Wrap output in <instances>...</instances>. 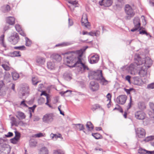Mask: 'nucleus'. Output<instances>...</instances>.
<instances>
[{"label":"nucleus","mask_w":154,"mask_h":154,"mask_svg":"<svg viewBox=\"0 0 154 154\" xmlns=\"http://www.w3.org/2000/svg\"><path fill=\"white\" fill-rule=\"evenodd\" d=\"M149 106L150 108L154 112V103H150L149 104Z\"/></svg>","instance_id":"052dcab7"},{"label":"nucleus","mask_w":154,"mask_h":154,"mask_svg":"<svg viewBox=\"0 0 154 154\" xmlns=\"http://www.w3.org/2000/svg\"><path fill=\"white\" fill-rule=\"evenodd\" d=\"M15 136L10 140L11 142L13 144H16L20 137V134L17 131H15Z\"/></svg>","instance_id":"4468645a"},{"label":"nucleus","mask_w":154,"mask_h":154,"mask_svg":"<svg viewBox=\"0 0 154 154\" xmlns=\"http://www.w3.org/2000/svg\"><path fill=\"white\" fill-rule=\"evenodd\" d=\"M23 96H24L26 94H28L29 93V88L28 86L26 85L22 88Z\"/></svg>","instance_id":"a878e982"},{"label":"nucleus","mask_w":154,"mask_h":154,"mask_svg":"<svg viewBox=\"0 0 154 154\" xmlns=\"http://www.w3.org/2000/svg\"><path fill=\"white\" fill-rule=\"evenodd\" d=\"M15 28L16 30L18 32H20L22 29L21 26L18 24H16L15 25Z\"/></svg>","instance_id":"3c124183"},{"label":"nucleus","mask_w":154,"mask_h":154,"mask_svg":"<svg viewBox=\"0 0 154 154\" xmlns=\"http://www.w3.org/2000/svg\"><path fill=\"white\" fill-rule=\"evenodd\" d=\"M133 90V88H130L129 89L126 88H124V90L126 92L127 94H130V92L132 90Z\"/></svg>","instance_id":"bf43d9fd"},{"label":"nucleus","mask_w":154,"mask_h":154,"mask_svg":"<svg viewBox=\"0 0 154 154\" xmlns=\"http://www.w3.org/2000/svg\"><path fill=\"white\" fill-rule=\"evenodd\" d=\"M19 32L20 33V34L21 35L23 36H26L25 33L22 29Z\"/></svg>","instance_id":"e2e57ef3"},{"label":"nucleus","mask_w":154,"mask_h":154,"mask_svg":"<svg viewBox=\"0 0 154 154\" xmlns=\"http://www.w3.org/2000/svg\"><path fill=\"white\" fill-rule=\"evenodd\" d=\"M75 126V129H79V131L83 130L84 129V126L81 124H73Z\"/></svg>","instance_id":"c756f323"},{"label":"nucleus","mask_w":154,"mask_h":154,"mask_svg":"<svg viewBox=\"0 0 154 154\" xmlns=\"http://www.w3.org/2000/svg\"><path fill=\"white\" fill-rule=\"evenodd\" d=\"M82 24V26H85L87 28L89 29L90 25L88 21L87 16L86 14H84L81 20Z\"/></svg>","instance_id":"0eeeda50"},{"label":"nucleus","mask_w":154,"mask_h":154,"mask_svg":"<svg viewBox=\"0 0 154 154\" xmlns=\"http://www.w3.org/2000/svg\"><path fill=\"white\" fill-rule=\"evenodd\" d=\"M88 76L90 79H94L99 81L100 83L103 85H106L108 83V81L103 76L101 70L91 71Z\"/></svg>","instance_id":"f03ea898"},{"label":"nucleus","mask_w":154,"mask_h":154,"mask_svg":"<svg viewBox=\"0 0 154 154\" xmlns=\"http://www.w3.org/2000/svg\"><path fill=\"white\" fill-rule=\"evenodd\" d=\"M14 48L15 49H18L20 50H25L26 49V48L24 45L15 46L14 47Z\"/></svg>","instance_id":"79ce46f5"},{"label":"nucleus","mask_w":154,"mask_h":154,"mask_svg":"<svg viewBox=\"0 0 154 154\" xmlns=\"http://www.w3.org/2000/svg\"><path fill=\"white\" fill-rule=\"evenodd\" d=\"M43 87L44 85L42 84H39L38 86V91H42L41 89Z\"/></svg>","instance_id":"680f3d73"},{"label":"nucleus","mask_w":154,"mask_h":154,"mask_svg":"<svg viewBox=\"0 0 154 154\" xmlns=\"http://www.w3.org/2000/svg\"><path fill=\"white\" fill-rule=\"evenodd\" d=\"M7 89V87L3 81H0V95H2L5 94Z\"/></svg>","instance_id":"ddd939ff"},{"label":"nucleus","mask_w":154,"mask_h":154,"mask_svg":"<svg viewBox=\"0 0 154 154\" xmlns=\"http://www.w3.org/2000/svg\"><path fill=\"white\" fill-rule=\"evenodd\" d=\"M32 82L33 85H35L39 82L37 78L36 77H33L32 78Z\"/></svg>","instance_id":"ea45409f"},{"label":"nucleus","mask_w":154,"mask_h":154,"mask_svg":"<svg viewBox=\"0 0 154 154\" xmlns=\"http://www.w3.org/2000/svg\"><path fill=\"white\" fill-rule=\"evenodd\" d=\"M51 57L53 59L58 62L62 60L61 56L58 54H54L51 55Z\"/></svg>","instance_id":"4be33fe9"},{"label":"nucleus","mask_w":154,"mask_h":154,"mask_svg":"<svg viewBox=\"0 0 154 154\" xmlns=\"http://www.w3.org/2000/svg\"><path fill=\"white\" fill-rule=\"evenodd\" d=\"M5 136L7 137H10L13 136V134L11 132H9L7 134L5 135Z\"/></svg>","instance_id":"5fc2aeb1"},{"label":"nucleus","mask_w":154,"mask_h":154,"mask_svg":"<svg viewBox=\"0 0 154 154\" xmlns=\"http://www.w3.org/2000/svg\"><path fill=\"white\" fill-rule=\"evenodd\" d=\"M135 118L139 120H143L146 117V114L142 111H137L135 113Z\"/></svg>","instance_id":"6e6552de"},{"label":"nucleus","mask_w":154,"mask_h":154,"mask_svg":"<svg viewBox=\"0 0 154 154\" xmlns=\"http://www.w3.org/2000/svg\"><path fill=\"white\" fill-rule=\"evenodd\" d=\"M147 88L149 89H154V82L148 85L147 86Z\"/></svg>","instance_id":"8fccbe9b"},{"label":"nucleus","mask_w":154,"mask_h":154,"mask_svg":"<svg viewBox=\"0 0 154 154\" xmlns=\"http://www.w3.org/2000/svg\"><path fill=\"white\" fill-rule=\"evenodd\" d=\"M100 107H101L99 104H96L92 106L91 109L93 111H94L98 109L99 108H100Z\"/></svg>","instance_id":"c03bdc74"},{"label":"nucleus","mask_w":154,"mask_h":154,"mask_svg":"<svg viewBox=\"0 0 154 154\" xmlns=\"http://www.w3.org/2000/svg\"><path fill=\"white\" fill-rule=\"evenodd\" d=\"M16 117L19 119H24L26 118L24 113L20 111H18L17 112Z\"/></svg>","instance_id":"393cba45"},{"label":"nucleus","mask_w":154,"mask_h":154,"mask_svg":"<svg viewBox=\"0 0 154 154\" xmlns=\"http://www.w3.org/2000/svg\"><path fill=\"white\" fill-rule=\"evenodd\" d=\"M53 154H64V152L60 150H54L53 151Z\"/></svg>","instance_id":"09e8293b"},{"label":"nucleus","mask_w":154,"mask_h":154,"mask_svg":"<svg viewBox=\"0 0 154 154\" xmlns=\"http://www.w3.org/2000/svg\"><path fill=\"white\" fill-rule=\"evenodd\" d=\"M99 60V57L97 54H95L91 56L89 60V62L91 64L97 63Z\"/></svg>","instance_id":"f3484780"},{"label":"nucleus","mask_w":154,"mask_h":154,"mask_svg":"<svg viewBox=\"0 0 154 154\" xmlns=\"http://www.w3.org/2000/svg\"><path fill=\"white\" fill-rule=\"evenodd\" d=\"M106 98L108 99V100L111 101V95L110 93H108L106 96Z\"/></svg>","instance_id":"6e6d98bb"},{"label":"nucleus","mask_w":154,"mask_h":154,"mask_svg":"<svg viewBox=\"0 0 154 154\" xmlns=\"http://www.w3.org/2000/svg\"><path fill=\"white\" fill-rule=\"evenodd\" d=\"M146 69H143V68H141L139 71L138 74L141 76H143L146 74Z\"/></svg>","instance_id":"72a5a7b5"},{"label":"nucleus","mask_w":154,"mask_h":154,"mask_svg":"<svg viewBox=\"0 0 154 154\" xmlns=\"http://www.w3.org/2000/svg\"><path fill=\"white\" fill-rule=\"evenodd\" d=\"M90 88L92 91H95L99 89V85L98 83L94 81H91L90 83Z\"/></svg>","instance_id":"9b49d317"},{"label":"nucleus","mask_w":154,"mask_h":154,"mask_svg":"<svg viewBox=\"0 0 154 154\" xmlns=\"http://www.w3.org/2000/svg\"><path fill=\"white\" fill-rule=\"evenodd\" d=\"M6 22L10 25H13L15 23V19L14 17H8L6 18Z\"/></svg>","instance_id":"6ab92c4d"},{"label":"nucleus","mask_w":154,"mask_h":154,"mask_svg":"<svg viewBox=\"0 0 154 154\" xmlns=\"http://www.w3.org/2000/svg\"><path fill=\"white\" fill-rule=\"evenodd\" d=\"M35 62L38 66L43 65L45 62V58L40 56H37L35 58Z\"/></svg>","instance_id":"9d476101"},{"label":"nucleus","mask_w":154,"mask_h":154,"mask_svg":"<svg viewBox=\"0 0 154 154\" xmlns=\"http://www.w3.org/2000/svg\"><path fill=\"white\" fill-rule=\"evenodd\" d=\"M42 119L44 122L48 123L53 121V118L51 114H46L44 116Z\"/></svg>","instance_id":"2eb2a0df"},{"label":"nucleus","mask_w":154,"mask_h":154,"mask_svg":"<svg viewBox=\"0 0 154 154\" xmlns=\"http://www.w3.org/2000/svg\"><path fill=\"white\" fill-rule=\"evenodd\" d=\"M87 48V47L84 49H81L75 51H72L63 54L64 55L65 57L64 59L65 62L67 64L75 63V66L80 67L81 72L84 70H88V68L87 66L82 63V57L83 52Z\"/></svg>","instance_id":"f257e3e1"},{"label":"nucleus","mask_w":154,"mask_h":154,"mask_svg":"<svg viewBox=\"0 0 154 154\" xmlns=\"http://www.w3.org/2000/svg\"><path fill=\"white\" fill-rule=\"evenodd\" d=\"M69 45V44L68 42H64L61 44H59L56 45V46H58L59 45H63V46H66Z\"/></svg>","instance_id":"864d4df0"},{"label":"nucleus","mask_w":154,"mask_h":154,"mask_svg":"<svg viewBox=\"0 0 154 154\" xmlns=\"http://www.w3.org/2000/svg\"><path fill=\"white\" fill-rule=\"evenodd\" d=\"M138 107L140 109L143 110L146 108L145 103L143 102H140L138 103Z\"/></svg>","instance_id":"f704fd0d"},{"label":"nucleus","mask_w":154,"mask_h":154,"mask_svg":"<svg viewBox=\"0 0 154 154\" xmlns=\"http://www.w3.org/2000/svg\"><path fill=\"white\" fill-rule=\"evenodd\" d=\"M68 2L71 4L70 5H68V7L72 11L74 10L75 8L77 6L76 5L78 4V2L76 0L74 1H68Z\"/></svg>","instance_id":"dca6fc26"},{"label":"nucleus","mask_w":154,"mask_h":154,"mask_svg":"<svg viewBox=\"0 0 154 154\" xmlns=\"http://www.w3.org/2000/svg\"><path fill=\"white\" fill-rule=\"evenodd\" d=\"M127 99V97L125 95H121L118 97L116 99L119 104L123 105L125 104Z\"/></svg>","instance_id":"1a4fd4ad"},{"label":"nucleus","mask_w":154,"mask_h":154,"mask_svg":"<svg viewBox=\"0 0 154 154\" xmlns=\"http://www.w3.org/2000/svg\"><path fill=\"white\" fill-rule=\"evenodd\" d=\"M112 3V0H102L99 2V4L100 5H103L106 7L110 6Z\"/></svg>","instance_id":"f8f14e48"},{"label":"nucleus","mask_w":154,"mask_h":154,"mask_svg":"<svg viewBox=\"0 0 154 154\" xmlns=\"http://www.w3.org/2000/svg\"><path fill=\"white\" fill-rule=\"evenodd\" d=\"M92 136L97 139H100L102 137L101 135L98 133H92Z\"/></svg>","instance_id":"37998d69"},{"label":"nucleus","mask_w":154,"mask_h":154,"mask_svg":"<svg viewBox=\"0 0 154 154\" xmlns=\"http://www.w3.org/2000/svg\"><path fill=\"white\" fill-rule=\"evenodd\" d=\"M26 45L27 46H29L31 44L32 42L27 37L25 38Z\"/></svg>","instance_id":"de8ad7c7"},{"label":"nucleus","mask_w":154,"mask_h":154,"mask_svg":"<svg viewBox=\"0 0 154 154\" xmlns=\"http://www.w3.org/2000/svg\"><path fill=\"white\" fill-rule=\"evenodd\" d=\"M139 33L141 34H145L146 33V32L143 30H140L139 32Z\"/></svg>","instance_id":"774afa93"},{"label":"nucleus","mask_w":154,"mask_h":154,"mask_svg":"<svg viewBox=\"0 0 154 154\" xmlns=\"http://www.w3.org/2000/svg\"><path fill=\"white\" fill-rule=\"evenodd\" d=\"M19 39V37L18 34L15 32L12 33L8 38V41L11 44L15 45L17 44Z\"/></svg>","instance_id":"20e7f679"},{"label":"nucleus","mask_w":154,"mask_h":154,"mask_svg":"<svg viewBox=\"0 0 154 154\" xmlns=\"http://www.w3.org/2000/svg\"><path fill=\"white\" fill-rule=\"evenodd\" d=\"M134 85H140L141 84L142 81L140 78L138 77H135L134 78Z\"/></svg>","instance_id":"bb28decb"},{"label":"nucleus","mask_w":154,"mask_h":154,"mask_svg":"<svg viewBox=\"0 0 154 154\" xmlns=\"http://www.w3.org/2000/svg\"><path fill=\"white\" fill-rule=\"evenodd\" d=\"M138 152L140 154H152L154 152V151L153 152L149 151L140 148L138 150Z\"/></svg>","instance_id":"aec40b11"},{"label":"nucleus","mask_w":154,"mask_h":154,"mask_svg":"<svg viewBox=\"0 0 154 154\" xmlns=\"http://www.w3.org/2000/svg\"><path fill=\"white\" fill-rule=\"evenodd\" d=\"M47 66L48 69H53L54 68L55 64L54 62H48L47 63Z\"/></svg>","instance_id":"473e14b6"},{"label":"nucleus","mask_w":154,"mask_h":154,"mask_svg":"<svg viewBox=\"0 0 154 154\" xmlns=\"http://www.w3.org/2000/svg\"><path fill=\"white\" fill-rule=\"evenodd\" d=\"M11 120L12 122H11L12 126H13L14 125H16V119L14 117H12L11 118Z\"/></svg>","instance_id":"603ef678"},{"label":"nucleus","mask_w":154,"mask_h":154,"mask_svg":"<svg viewBox=\"0 0 154 154\" xmlns=\"http://www.w3.org/2000/svg\"><path fill=\"white\" fill-rule=\"evenodd\" d=\"M37 144V142L34 140H31L29 141V145L31 147H33L35 146Z\"/></svg>","instance_id":"a19ab883"},{"label":"nucleus","mask_w":154,"mask_h":154,"mask_svg":"<svg viewBox=\"0 0 154 154\" xmlns=\"http://www.w3.org/2000/svg\"><path fill=\"white\" fill-rule=\"evenodd\" d=\"M69 26H71L73 24V22L72 20L69 19Z\"/></svg>","instance_id":"338daca9"},{"label":"nucleus","mask_w":154,"mask_h":154,"mask_svg":"<svg viewBox=\"0 0 154 154\" xmlns=\"http://www.w3.org/2000/svg\"><path fill=\"white\" fill-rule=\"evenodd\" d=\"M10 151L9 147H2L0 148V154H9Z\"/></svg>","instance_id":"a211bd4d"},{"label":"nucleus","mask_w":154,"mask_h":154,"mask_svg":"<svg viewBox=\"0 0 154 154\" xmlns=\"http://www.w3.org/2000/svg\"><path fill=\"white\" fill-rule=\"evenodd\" d=\"M100 34V32L98 30L96 31H91L88 33V35L91 36H98Z\"/></svg>","instance_id":"2f4dec72"},{"label":"nucleus","mask_w":154,"mask_h":154,"mask_svg":"<svg viewBox=\"0 0 154 154\" xmlns=\"http://www.w3.org/2000/svg\"><path fill=\"white\" fill-rule=\"evenodd\" d=\"M125 67L131 74L135 75L137 73L135 63H132L128 66H126Z\"/></svg>","instance_id":"39448f33"},{"label":"nucleus","mask_w":154,"mask_h":154,"mask_svg":"<svg viewBox=\"0 0 154 154\" xmlns=\"http://www.w3.org/2000/svg\"><path fill=\"white\" fill-rule=\"evenodd\" d=\"M4 35H1L0 37V41H1V45L3 46L5 48H6V45L5 44V43H4Z\"/></svg>","instance_id":"58836bf2"},{"label":"nucleus","mask_w":154,"mask_h":154,"mask_svg":"<svg viewBox=\"0 0 154 154\" xmlns=\"http://www.w3.org/2000/svg\"><path fill=\"white\" fill-rule=\"evenodd\" d=\"M131 102H132L131 97H130V102L128 104L127 108L128 110V109H130L131 106Z\"/></svg>","instance_id":"4d7b16f0"},{"label":"nucleus","mask_w":154,"mask_h":154,"mask_svg":"<svg viewBox=\"0 0 154 154\" xmlns=\"http://www.w3.org/2000/svg\"><path fill=\"white\" fill-rule=\"evenodd\" d=\"M86 127L89 130L91 131L93 129L94 126L90 122H88L86 124Z\"/></svg>","instance_id":"c9c22d12"},{"label":"nucleus","mask_w":154,"mask_h":154,"mask_svg":"<svg viewBox=\"0 0 154 154\" xmlns=\"http://www.w3.org/2000/svg\"><path fill=\"white\" fill-rule=\"evenodd\" d=\"M45 134L39 133L35 134L34 135V137H45Z\"/></svg>","instance_id":"a18cd8bd"},{"label":"nucleus","mask_w":154,"mask_h":154,"mask_svg":"<svg viewBox=\"0 0 154 154\" xmlns=\"http://www.w3.org/2000/svg\"><path fill=\"white\" fill-rule=\"evenodd\" d=\"M153 139H154V136H150L145 138L144 140V141L146 142H147Z\"/></svg>","instance_id":"49530a36"},{"label":"nucleus","mask_w":154,"mask_h":154,"mask_svg":"<svg viewBox=\"0 0 154 154\" xmlns=\"http://www.w3.org/2000/svg\"><path fill=\"white\" fill-rule=\"evenodd\" d=\"M48 94H47L45 91H42L41 94V96H42L43 95H44L46 97L47 96Z\"/></svg>","instance_id":"69168bd1"},{"label":"nucleus","mask_w":154,"mask_h":154,"mask_svg":"<svg viewBox=\"0 0 154 154\" xmlns=\"http://www.w3.org/2000/svg\"><path fill=\"white\" fill-rule=\"evenodd\" d=\"M11 56L13 57H20L21 54L19 51H15L11 54Z\"/></svg>","instance_id":"e433bc0d"},{"label":"nucleus","mask_w":154,"mask_h":154,"mask_svg":"<svg viewBox=\"0 0 154 154\" xmlns=\"http://www.w3.org/2000/svg\"><path fill=\"white\" fill-rule=\"evenodd\" d=\"M10 75L9 73H6L5 75L4 80L7 82H10Z\"/></svg>","instance_id":"4c0bfd02"},{"label":"nucleus","mask_w":154,"mask_h":154,"mask_svg":"<svg viewBox=\"0 0 154 154\" xmlns=\"http://www.w3.org/2000/svg\"><path fill=\"white\" fill-rule=\"evenodd\" d=\"M11 75L13 79L14 80H17L20 77L19 74L16 72H12Z\"/></svg>","instance_id":"c85d7f7f"},{"label":"nucleus","mask_w":154,"mask_h":154,"mask_svg":"<svg viewBox=\"0 0 154 154\" xmlns=\"http://www.w3.org/2000/svg\"><path fill=\"white\" fill-rule=\"evenodd\" d=\"M10 7L8 5H5L2 7V10L4 12H8L10 10Z\"/></svg>","instance_id":"cd10ccee"},{"label":"nucleus","mask_w":154,"mask_h":154,"mask_svg":"<svg viewBox=\"0 0 154 154\" xmlns=\"http://www.w3.org/2000/svg\"><path fill=\"white\" fill-rule=\"evenodd\" d=\"M136 136L139 138H143L146 135L145 130L141 128H139L135 129Z\"/></svg>","instance_id":"423d86ee"},{"label":"nucleus","mask_w":154,"mask_h":154,"mask_svg":"<svg viewBox=\"0 0 154 154\" xmlns=\"http://www.w3.org/2000/svg\"><path fill=\"white\" fill-rule=\"evenodd\" d=\"M49 151L48 148L45 147H42L39 150L38 154H48Z\"/></svg>","instance_id":"b1692460"},{"label":"nucleus","mask_w":154,"mask_h":154,"mask_svg":"<svg viewBox=\"0 0 154 154\" xmlns=\"http://www.w3.org/2000/svg\"><path fill=\"white\" fill-rule=\"evenodd\" d=\"M131 78V77L129 75H128L126 76L125 77L126 80L128 81V82H129V83H131V81H130Z\"/></svg>","instance_id":"13d9d810"},{"label":"nucleus","mask_w":154,"mask_h":154,"mask_svg":"<svg viewBox=\"0 0 154 154\" xmlns=\"http://www.w3.org/2000/svg\"><path fill=\"white\" fill-rule=\"evenodd\" d=\"M2 67L6 71H8L10 69V67L9 66L10 64L8 62L7 63L3 64L1 65Z\"/></svg>","instance_id":"7c9ffc66"},{"label":"nucleus","mask_w":154,"mask_h":154,"mask_svg":"<svg viewBox=\"0 0 154 154\" xmlns=\"http://www.w3.org/2000/svg\"><path fill=\"white\" fill-rule=\"evenodd\" d=\"M146 61L145 60L144 58H141L140 57H138L137 60V62L136 61L135 63L137 65H140L142 64H145Z\"/></svg>","instance_id":"5701e85b"},{"label":"nucleus","mask_w":154,"mask_h":154,"mask_svg":"<svg viewBox=\"0 0 154 154\" xmlns=\"http://www.w3.org/2000/svg\"><path fill=\"white\" fill-rule=\"evenodd\" d=\"M125 11L127 16L125 17L127 20H130L135 15V12L131 7L128 4L126 5L125 7Z\"/></svg>","instance_id":"7ed1b4c3"},{"label":"nucleus","mask_w":154,"mask_h":154,"mask_svg":"<svg viewBox=\"0 0 154 154\" xmlns=\"http://www.w3.org/2000/svg\"><path fill=\"white\" fill-rule=\"evenodd\" d=\"M45 101V99L43 98H41L39 100L38 102L39 103H40V104H42Z\"/></svg>","instance_id":"0e129e2a"},{"label":"nucleus","mask_w":154,"mask_h":154,"mask_svg":"<svg viewBox=\"0 0 154 154\" xmlns=\"http://www.w3.org/2000/svg\"><path fill=\"white\" fill-rule=\"evenodd\" d=\"M133 23L134 25V27L140 28V19L138 17H135L133 20Z\"/></svg>","instance_id":"412c9836"}]
</instances>
